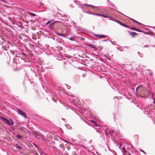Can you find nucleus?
Here are the masks:
<instances>
[{"instance_id": "dca6fc26", "label": "nucleus", "mask_w": 155, "mask_h": 155, "mask_svg": "<svg viewBox=\"0 0 155 155\" xmlns=\"http://www.w3.org/2000/svg\"><path fill=\"white\" fill-rule=\"evenodd\" d=\"M132 29L134 30L137 31H140L138 30H137V29H135L134 28Z\"/></svg>"}, {"instance_id": "aec40b11", "label": "nucleus", "mask_w": 155, "mask_h": 155, "mask_svg": "<svg viewBox=\"0 0 155 155\" xmlns=\"http://www.w3.org/2000/svg\"><path fill=\"white\" fill-rule=\"evenodd\" d=\"M56 21L54 22H53L52 23H51V24H50V25H53V24H54L55 23H56Z\"/></svg>"}, {"instance_id": "4be33fe9", "label": "nucleus", "mask_w": 155, "mask_h": 155, "mask_svg": "<svg viewBox=\"0 0 155 155\" xmlns=\"http://www.w3.org/2000/svg\"><path fill=\"white\" fill-rule=\"evenodd\" d=\"M136 23H137V24H141V23H140L139 22H137H137H136Z\"/></svg>"}, {"instance_id": "a211bd4d", "label": "nucleus", "mask_w": 155, "mask_h": 155, "mask_svg": "<svg viewBox=\"0 0 155 155\" xmlns=\"http://www.w3.org/2000/svg\"><path fill=\"white\" fill-rule=\"evenodd\" d=\"M36 132H36V131H35V132H34V133L35 134H36V135H39L38 134L36 133Z\"/></svg>"}, {"instance_id": "9d476101", "label": "nucleus", "mask_w": 155, "mask_h": 155, "mask_svg": "<svg viewBox=\"0 0 155 155\" xmlns=\"http://www.w3.org/2000/svg\"><path fill=\"white\" fill-rule=\"evenodd\" d=\"M16 137L19 139H21L22 138V137L20 135L18 134L16 136Z\"/></svg>"}, {"instance_id": "c756f323", "label": "nucleus", "mask_w": 155, "mask_h": 155, "mask_svg": "<svg viewBox=\"0 0 155 155\" xmlns=\"http://www.w3.org/2000/svg\"><path fill=\"white\" fill-rule=\"evenodd\" d=\"M96 36H97V35H95Z\"/></svg>"}, {"instance_id": "f8f14e48", "label": "nucleus", "mask_w": 155, "mask_h": 155, "mask_svg": "<svg viewBox=\"0 0 155 155\" xmlns=\"http://www.w3.org/2000/svg\"><path fill=\"white\" fill-rule=\"evenodd\" d=\"M60 147V148H61L64 149V145L63 144H60L59 145Z\"/></svg>"}, {"instance_id": "1a4fd4ad", "label": "nucleus", "mask_w": 155, "mask_h": 155, "mask_svg": "<svg viewBox=\"0 0 155 155\" xmlns=\"http://www.w3.org/2000/svg\"><path fill=\"white\" fill-rule=\"evenodd\" d=\"M101 15L105 18H110V16L109 15Z\"/></svg>"}, {"instance_id": "393cba45", "label": "nucleus", "mask_w": 155, "mask_h": 155, "mask_svg": "<svg viewBox=\"0 0 155 155\" xmlns=\"http://www.w3.org/2000/svg\"><path fill=\"white\" fill-rule=\"evenodd\" d=\"M131 155L130 154L128 153L127 155Z\"/></svg>"}, {"instance_id": "f3484780", "label": "nucleus", "mask_w": 155, "mask_h": 155, "mask_svg": "<svg viewBox=\"0 0 155 155\" xmlns=\"http://www.w3.org/2000/svg\"><path fill=\"white\" fill-rule=\"evenodd\" d=\"M123 26H125V27H127V28L128 27L127 26V25H123Z\"/></svg>"}, {"instance_id": "473e14b6", "label": "nucleus", "mask_w": 155, "mask_h": 155, "mask_svg": "<svg viewBox=\"0 0 155 155\" xmlns=\"http://www.w3.org/2000/svg\"><path fill=\"white\" fill-rule=\"evenodd\" d=\"M138 53L139 54L140 53V52H138Z\"/></svg>"}, {"instance_id": "412c9836", "label": "nucleus", "mask_w": 155, "mask_h": 155, "mask_svg": "<svg viewBox=\"0 0 155 155\" xmlns=\"http://www.w3.org/2000/svg\"><path fill=\"white\" fill-rule=\"evenodd\" d=\"M139 87H137V88H136V91H137V90H138V88Z\"/></svg>"}, {"instance_id": "20e7f679", "label": "nucleus", "mask_w": 155, "mask_h": 155, "mask_svg": "<svg viewBox=\"0 0 155 155\" xmlns=\"http://www.w3.org/2000/svg\"><path fill=\"white\" fill-rule=\"evenodd\" d=\"M15 146L16 147V148L20 150H21L22 147H21L19 144H16L15 145Z\"/></svg>"}, {"instance_id": "7c9ffc66", "label": "nucleus", "mask_w": 155, "mask_h": 155, "mask_svg": "<svg viewBox=\"0 0 155 155\" xmlns=\"http://www.w3.org/2000/svg\"><path fill=\"white\" fill-rule=\"evenodd\" d=\"M97 15H98V14H97Z\"/></svg>"}, {"instance_id": "b1692460", "label": "nucleus", "mask_w": 155, "mask_h": 155, "mask_svg": "<svg viewBox=\"0 0 155 155\" xmlns=\"http://www.w3.org/2000/svg\"><path fill=\"white\" fill-rule=\"evenodd\" d=\"M123 25H124V24H123V23H121V25H122L123 26Z\"/></svg>"}, {"instance_id": "cd10ccee", "label": "nucleus", "mask_w": 155, "mask_h": 155, "mask_svg": "<svg viewBox=\"0 0 155 155\" xmlns=\"http://www.w3.org/2000/svg\"><path fill=\"white\" fill-rule=\"evenodd\" d=\"M139 96L140 97H143V96Z\"/></svg>"}, {"instance_id": "0eeeda50", "label": "nucleus", "mask_w": 155, "mask_h": 155, "mask_svg": "<svg viewBox=\"0 0 155 155\" xmlns=\"http://www.w3.org/2000/svg\"><path fill=\"white\" fill-rule=\"evenodd\" d=\"M1 118L2 120H4V122L5 124L6 123V121H7V119H6V118L4 117H1Z\"/></svg>"}, {"instance_id": "6ab92c4d", "label": "nucleus", "mask_w": 155, "mask_h": 155, "mask_svg": "<svg viewBox=\"0 0 155 155\" xmlns=\"http://www.w3.org/2000/svg\"><path fill=\"white\" fill-rule=\"evenodd\" d=\"M73 155H77V154H76L75 152H73Z\"/></svg>"}, {"instance_id": "39448f33", "label": "nucleus", "mask_w": 155, "mask_h": 155, "mask_svg": "<svg viewBox=\"0 0 155 155\" xmlns=\"http://www.w3.org/2000/svg\"><path fill=\"white\" fill-rule=\"evenodd\" d=\"M27 13L30 15L31 16L33 17H35V15L32 13L29 12H27Z\"/></svg>"}, {"instance_id": "6e6552de", "label": "nucleus", "mask_w": 155, "mask_h": 155, "mask_svg": "<svg viewBox=\"0 0 155 155\" xmlns=\"http://www.w3.org/2000/svg\"><path fill=\"white\" fill-rule=\"evenodd\" d=\"M97 37H99L101 38H105V36L104 35H97Z\"/></svg>"}, {"instance_id": "a878e982", "label": "nucleus", "mask_w": 155, "mask_h": 155, "mask_svg": "<svg viewBox=\"0 0 155 155\" xmlns=\"http://www.w3.org/2000/svg\"><path fill=\"white\" fill-rule=\"evenodd\" d=\"M134 22H136V23L137 22V21H135H135H134Z\"/></svg>"}, {"instance_id": "4468645a", "label": "nucleus", "mask_w": 155, "mask_h": 155, "mask_svg": "<svg viewBox=\"0 0 155 155\" xmlns=\"http://www.w3.org/2000/svg\"><path fill=\"white\" fill-rule=\"evenodd\" d=\"M98 48H99L100 51H101L103 48L101 46H99Z\"/></svg>"}, {"instance_id": "2f4dec72", "label": "nucleus", "mask_w": 155, "mask_h": 155, "mask_svg": "<svg viewBox=\"0 0 155 155\" xmlns=\"http://www.w3.org/2000/svg\"><path fill=\"white\" fill-rule=\"evenodd\" d=\"M141 151H142V152H144V151L143 150H142Z\"/></svg>"}, {"instance_id": "2eb2a0df", "label": "nucleus", "mask_w": 155, "mask_h": 155, "mask_svg": "<svg viewBox=\"0 0 155 155\" xmlns=\"http://www.w3.org/2000/svg\"><path fill=\"white\" fill-rule=\"evenodd\" d=\"M51 22V21H48L47 23H46V25H48V24H49Z\"/></svg>"}, {"instance_id": "f257e3e1", "label": "nucleus", "mask_w": 155, "mask_h": 155, "mask_svg": "<svg viewBox=\"0 0 155 155\" xmlns=\"http://www.w3.org/2000/svg\"><path fill=\"white\" fill-rule=\"evenodd\" d=\"M18 113L19 114L23 117L24 118H27V116L26 115L25 113L19 109L18 110Z\"/></svg>"}, {"instance_id": "9b49d317", "label": "nucleus", "mask_w": 155, "mask_h": 155, "mask_svg": "<svg viewBox=\"0 0 155 155\" xmlns=\"http://www.w3.org/2000/svg\"><path fill=\"white\" fill-rule=\"evenodd\" d=\"M56 34L58 35H59V36H64V35L62 33H57Z\"/></svg>"}, {"instance_id": "c85d7f7f", "label": "nucleus", "mask_w": 155, "mask_h": 155, "mask_svg": "<svg viewBox=\"0 0 155 155\" xmlns=\"http://www.w3.org/2000/svg\"><path fill=\"white\" fill-rule=\"evenodd\" d=\"M154 103L155 104V101H154Z\"/></svg>"}, {"instance_id": "bb28decb", "label": "nucleus", "mask_w": 155, "mask_h": 155, "mask_svg": "<svg viewBox=\"0 0 155 155\" xmlns=\"http://www.w3.org/2000/svg\"><path fill=\"white\" fill-rule=\"evenodd\" d=\"M97 122H98L100 123V122L99 121H98V120H97Z\"/></svg>"}, {"instance_id": "5701e85b", "label": "nucleus", "mask_w": 155, "mask_h": 155, "mask_svg": "<svg viewBox=\"0 0 155 155\" xmlns=\"http://www.w3.org/2000/svg\"><path fill=\"white\" fill-rule=\"evenodd\" d=\"M131 20H132V21H134H134H135V20H134V19H132Z\"/></svg>"}, {"instance_id": "ddd939ff", "label": "nucleus", "mask_w": 155, "mask_h": 155, "mask_svg": "<svg viewBox=\"0 0 155 155\" xmlns=\"http://www.w3.org/2000/svg\"><path fill=\"white\" fill-rule=\"evenodd\" d=\"M3 2L4 4L7 3L5 1V0H0Z\"/></svg>"}, {"instance_id": "7ed1b4c3", "label": "nucleus", "mask_w": 155, "mask_h": 155, "mask_svg": "<svg viewBox=\"0 0 155 155\" xmlns=\"http://www.w3.org/2000/svg\"><path fill=\"white\" fill-rule=\"evenodd\" d=\"M91 122L93 124V125L95 126L96 127L97 126V124L96 123V122L94 120H91Z\"/></svg>"}, {"instance_id": "423d86ee", "label": "nucleus", "mask_w": 155, "mask_h": 155, "mask_svg": "<svg viewBox=\"0 0 155 155\" xmlns=\"http://www.w3.org/2000/svg\"><path fill=\"white\" fill-rule=\"evenodd\" d=\"M130 35L133 37H134L136 35H137V33L134 32H130Z\"/></svg>"}, {"instance_id": "f03ea898", "label": "nucleus", "mask_w": 155, "mask_h": 155, "mask_svg": "<svg viewBox=\"0 0 155 155\" xmlns=\"http://www.w3.org/2000/svg\"><path fill=\"white\" fill-rule=\"evenodd\" d=\"M5 124H8L9 125L12 126L14 124V122L12 119H10L8 120H7V121H6Z\"/></svg>"}]
</instances>
